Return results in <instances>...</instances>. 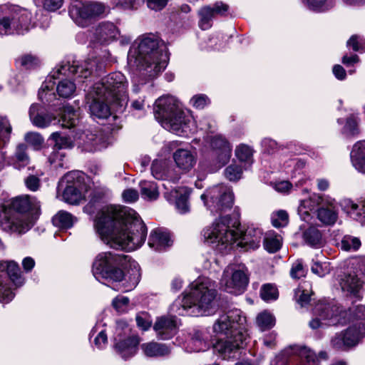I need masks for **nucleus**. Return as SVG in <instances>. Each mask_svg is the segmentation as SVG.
Here are the masks:
<instances>
[{"mask_svg":"<svg viewBox=\"0 0 365 365\" xmlns=\"http://www.w3.org/2000/svg\"><path fill=\"white\" fill-rule=\"evenodd\" d=\"M128 81L120 72H114L103 77L96 83L92 88L98 93H106V98L116 102L121 112L126 107L128 101L127 95Z\"/></svg>","mask_w":365,"mask_h":365,"instance_id":"obj_11","label":"nucleus"},{"mask_svg":"<svg viewBox=\"0 0 365 365\" xmlns=\"http://www.w3.org/2000/svg\"><path fill=\"white\" fill-rule=\"evenodd\" d=\"M40 202L34 197L21 195L0 203V229L10 234L22 235L33 226L22 212L38 210Z\"/></svg>","mask_w":365,"mask_h":365,"instance_id":"obj_10","label":"nucleus"},{"mask_svg":"<svg viewBox=\"0 0 365 365\" xmlns=\"http://www.w3.org/2000/svg\"><path fill=\"white\" fill-rule=\"evenodd\" d=\"M29 114L32 124L40 128L48 127L56 119L54 115L47 113L41 106L36 103L31 106Z\"/></svg>","mask_w":365,"mask_h":365,"instance_id":"obj_25","label":"nucleus"},{"mask_svg":"<svg viewBox=\"0 0 365 365\" xmlns=\"http://www.w3.org/2000/svg\"><path fill=\"white\" fill-rule=\"evenodd\" d=\"M50 139L54 141V149L56 150H60L63 148H70L71 145L68 138L61 136L58 132L53 133L50 136Z\"/></svg>","mask_w":365,"mask_h":365,"instance_id":"obj_58","label":"nucleus"},{"mask_svg":"<svg viewBox=\"0 0 365 365\" xmlns=\"http://www.w3.org/2000/svg\"><path fill=\"white\" fill-rule=\"evenodd\" d=\"M24 139L27 143L38 149L43 143V137L38 133L29 132L25 135Z\"/></svg>","mask_w":365,"mask_h":365,"instance_id":"obj_60","label":"nucleus"},{"mask_svg":"<svg viewBox=\"0 0 365 365\" xmlns=\"http://www.w3.org/2000/svg\"><path fill=\"white\" fill-rule=\"evenodd\" d=\"M341 207L350 218L365 225V200L356 202L351 199H344L341 202Z\"/></svg>","mask_w":365,"mask_h":365,"instance_id":"obj_27","label":"nucleus"},{"mask_svg":"<svg viewBox=\"0 0 365 365\" xmlns=\"http://www.w3.org/2000/svg\"><path fill=\"white\" fill-rule=\"evenodd\" d=\"M271 221L275 227H284L289 222L288 213L282 210L274 212L271 215Z\"/></svg>","mask_w":365,"mask_h":365,"instance_id":"obj_53","label":"nucleus"},{"mask_svg":"<svg viewBox=\"0 0 365 365\" xmlns=\"http://www.w3.org/2000/svg\"><path fill=\"white\" fill-rule=\"evenodd\" d=\"M129 302V299L127 297L117 296L113 299L112 305L118 313L122 314L128 311Z\"/></svg>","mask_w":365,"mask_h":365,"instance_id":"obj_55","label":"nucleus"},{"mask_svg":"<svg viewBox=\"0 0 365 365\" xmlns=\"http://www.w3.org/2000/svg\"><path fill=\"white\" fill-rule=\"evenodd\" d=\"M142 197L147 200H155L159 196L158 188L155 182L143 180L140 182Z\"/></svg>","mask_w":365,"mask_h":365,"instance_id":"obj_44","label":"nucleus"},{"mask_svg":"<svg viewBox=\"0 0 365 365\" xmlns=\"http://www.w3.org/2000/svg\"><path fill=\"white\" fill-rule=\"evenodd\" d=\"M34 1L37 6H42L44 9L48 11L58 10L63 3V0H35Z\"/></svg>","mask_w":365,"mask_h":365,"instance_id":"obj_57","label":"nucleus"},{"mask_svg":"<svg viewBox=\"0 0 365 365\" xmlns=\"http://www.w3.org/2000/svg\"><path fill=\"white\" fill-rule=\"evenodd\" d=\"M144 354L148 357H161L168 355L170 349L165 344L155 341L144 343L141 345Z\"/></svg>","mask_w":365,"mask_h":365,"instance_id":"obj_34","label":"nucleus"},{"mask_svg":"<svg viewBox=\"0 0 365 365\" xmlns=\"http://www.w3.org/2000/svg\"><path fill=\"white\" fill-rule=\"evenodd\" d=\"M209 347L207 334L201 330H195L187 344L186 350L188 352H199L206 351Z\"/></svg>","mask_w":365,"mask_h":365,"instance_id":"obj_31","label":"nucleus"},{"mask_svg":"<svg viewBox=\"0 0 365 365\" xmlns=\"http://www.w3.org/2000/svg\"><path fill=\"white\" fill-rule=\"evenodd\" d=\"M303 241L306 245L314 248H319L323 245L321 232L314 226H311L303 232Z\"/></svg>","mask_w":365,"mask_h":365,"instance_id":"obj_38","label":"nucleus"},{"mask_svg":"<svg viewBox=\"0 0 365 365\" xmlns=\"http://www.w3.org/2000/svg\"><path fill=\"white\" fill-rule=\"evenodd\" d=\"M204 240L220 252L232 248L236 243L245 250H255L260 245L262 232L259 228L248 227L245 232L237 221L228 216H220L202 232Z\"/></svg>","mask_w":365,"mask_h":365,"instance_id":"obj_2","label":"nucleus"},{"mask_svg":"<svg viewBox=\"0 0 365 365\" xmlns=\"http://www.w3.org/2000/svg\"><path fill=\"white\" fill-rule=\"evenodd\" d=\"M84 175L78 171L67 173L63 178L66 186L63 192V200L70 204H78L85 197L87 187L84 183Z\"/></svg>","mask_w":365,"mask_h":365,"instance_id":"obj_17","label":"nucleus"},{"mask_svg":"<svg viewBox=\"0 0 365 365\" xmlns=\"http://www.w3.org/2000/svg\"><path fill=\"white\" fill-rule=\"evenodd\" d=\"M312 272L319 277H324L329 272V264L326 262H314L311 267Z\"/></svg>","mask_w":365,"mask_h":365,"instance_id":"obj_63","label":"nucleus"},{"mask_svg":"<svg viewBox=\"0 0 365 365\" xmlns=\"http://www.w3.org/2000/svg\"><path fill=\"white\" fill-rule=\"evenodd\" d=\"M347 46L351 47L354 51H365V39L358 35H353L347 41Z\"/></svg>","mask_w":365,"mask_h":365,"instance_id":"obj_56","label":"nucleus"},{"mask_svg":"<svg viewBox=\"0 0 365 365\" xmlns=\"http://www.w3.org/2000/svg\"><path fill=\"white\" fill-rule=\"evenodd\" d=\"M154 113L165 129L179 136L188 137L197 131V126L201 130L210 132L215 128V123L207 117H204L196 125L191 113L184 110L180 102L170 96H162L155 101Z\"/></svg>","mask_w":365,"mask_h":365,"instance_id":"obj_3","label":"nucleus"},{"mask_svg":"<svg viewBox=\"0 0 365 365\" xmlns=\"http://www.w3.org/2000/svg\"><path fill=\"white\" fill-rule=\"evenodd\" d=\"M228 5L222 2H216L212 7H202L198 12L200 16L199 26L206 30L211 26L210 21L216 15H224L228 11Z\"/></svg>","mask_w":365,"mask_h":365,"instance_id":"obj_23","label":"nucleus"},{"mask_svg":"<svg viewBox=\"0 0 365 365\" xmlns=\"http://www.w3.org/2000/svg\"><path fill=\"white\" fill-rule=\"evenodd\" d=\"M106 97V93L98 94L93 88H91L88 93V99L91 101L89 109L93 116L104 119L110 115L109 104L111 103L116 104V102Z\"/></svg>","mask_w":365,"mask_h":365,"instance_id":"obj_20","label":"nucleus"},{"mask_svg":"<svg viewBox=\"0 0 365 365\" xmlns=\"http://www.w3.org/2000/svg\"><path fill=\"white\" fill-rule=\"evenodd\" d=\"M151 173L158 180H167L175 182L180 178V174L165 161L155 160L151 166Z\"/></svg>","mask_w":365,"mask_h":365,"instance_id":"obj_28","label":"nucleus"},{"mask_svg":"<svg viewBox=\"0 0 365 365\" xmlns=\"http://www.w3.org/2000/svg\"><path fill=\"white\" fill-rule=\"evenodd\" d=\"M15 293L11 287L9 279L4 272V267H0V303L8 304L13 300Z\"/></svg>","mask_w":365,"mask_h":365,"instance_id":"obj_35","label":"nucleus"},{"mask_svg":"<svg viewBox=\"0 0 365 365\" xmlns=\"http://www.w3.org/2000/svg\"><path fill=\"white\" fill-rule=\"evenodd\" d=\"M224 173L229 180L237 181L242 178V169L240 165L232 163L225 168Z\"/></svg>","mask_w":365,"mask_h":365,"instance_id":"obj_54","label":"nucleus"},{"mask_svg":"<svg viewBox=\"0 0 365 365\" xmlns=\"http://www.w3.org/2000/svg\"><path fill=\"white\" fill-rule=\"evenodd\" d=\"M119 36L120 31L113 22L103 21L96 26L93 41L101 45H107L117 40Z\"/></svg>","mask_w":365,"mask_h":365,"instance_id":"obj_21","label":"nucleus"},{"mask_svg":"<svg viewBox=\"0 0 365 365\" xmlns=\"http://www.w3.org/2000/svg\"><path fill=\"white\" fill-rule=\"evenodd\" d=\"M210 102L209 98L205 94H197L190 101V105L196 109H203Z\"/></svg>","mask_w":365,"mask_h":365,"instance_id":"obj_59","label":"nucleus"},{"mask_svg":"<svg viewBox=\"0 0 365 365\" xmlns=\"http://www.w3.org/2000/svg\"><path fill=\"white\" fill-rule=\"evenodd\" d=\"M11 133L10 120L6 116L0 115V147L9 141Z\"/></svg>","mask_w":365,"mask_h":365,"instance_id":"obj_46","label":"nucleus"},{"mask_svg":"<svg viewBox=\"0 0 365 365\" xmlns=\"http://www.w3.org/2000/svg\"><path fill=\"white\" fill-rule=\"evenodd\" d=\"M362 339L354 330L349 331V327L344 331L336 333L331 338V346L336 350L345 351L356 346Z\"/></svg>","mask_w":365,"mask_h":365,"instance_id":"obj_22","label":"nucleus"},{"mask_svg":"<svg viewBox=\"0 0 365 365\" xmlns=\"http://www.w3.org/2000/svg\"><path fill=\"white\" fill-rule=\"evenodd\" d=\"M177 324L173 317H163L157 319L154 329L159 337L163 339L171 338L175 333Z\"/></svg>","mask_w":365,"mask_h":365,"instance_id":"obj_29","label":"nucleus"},{"mask_svg":"<svg viewBox=\"0 0 365 365\" xmlns=\"http://www.w3.org/2000/svg\"><path fill=\"white\" fill-rule=\"evenodd\" d=\"M350 158L355 169L365 174V140H359L353 145Z\"/></svg>","mask_w":365,"mask_h":365,"instance_id":"obj_32","label":"nucleus"},{"mask_svg":"<svg viewBox=\"0 0 365 365\" xmlns=\"http://www.w3.org/2000/svg\"><path fill=\"white\" fill-rule=\"evenodd\" d=\"M168 54L166 48L153 34L138 37L128 54V63L133 68L143 71L149 78H154L167 66Z\"/></svg>","mask_w":365,"mask_h":365,"instance_id":"obj_5","label":"nucleus"},{"mask_svg":"<svg viewBox=\"0 0 365 365\" xmlns=\"http://www.w3.org/2000/svg\"><path fill=\"white\" fill-rule=\"evenodd\" d=\"M246 318L240 309H232L221 314L213 324V331L225 339H219L213 346L223 359L239 356L240 349L246 344L247 334Z\"/></svg>","mask_w":365,"mask_h":365,"instance_id":"obj_4","label":"nucleus"},{"mask_svg":"<svg viewBox=\"0 0 365 365\" xmlns=\"http://www.w3.org/2000/svg\"><path fill=\"white\" fill-rule=\"evenodd\" d=\"M64 157L65 153L63 152L54 149L52 153L49 155L48 160L51 165H54L55 168H63L64 165Z\"/></svg>","mask_w":365,"mask_h":365,"instance_id":"obj_62","label":"nucleus"},{"mask_svg":"<svg viewBox=\"0 0 365 365\" xmlns=\"http://www.w3.org/2000/svg\"><path fill=\"white\" fill-rule=\"evenodd\" d=\"M282 241L281 235L275 233L274 231H269L265 233L264 237V247L269 252H276L280 249Z\"/></svg>","mask_w":365,"mask_h":365,"instance_id":"obj_40","label":"nucleus"},{"mask_svg":"<svg viewBox=\"0 0 365 365\" xmlns=\"http://www.w3.org/2000/svg\"><path fill=\"white\" fill-rule=\"evenodd\" d=\"M29 163V158L26 153V145L20 144L16 147L15 153L11 159L10 163L16 169H21Z\"/></svg>","mask_w":365,"mask_h":365,"instance_id":"obj_43","label":"nucleus"},{"mask_svg":"<svg viewBox=\"0 0 365 365\" xmlns=\"http://www.w3.org/2000/svg\"><path fill=\"white\" fill-rule=\"evenodd\" d=\"M343 310L334 301H320L314 308L313 318L309 322L312 329L324 328L326 326L349 323V331L354 330L362 338L365 336V304Z\"/></svg>","mask_w":365,"mask_h":365,"instance_id":"obj_9","label":"nucleus"},{"mask_svg":"<svg viewBox=\"0 0 365 365\" xmlns=\"http://www.w3.org/2000/svg\"><path fill=\"white\" fill-rule=\"evenodd\" d=\"M361 241L358 237L345 235L341 241V248L344 251H356L361 247Z\"/></svg>","mask_w":365,"mask_h":365,"instance_id":"obj_51","label":"nucleus"},{"mask_svg":"<svg viewBox=\"0 0 365 365\" xmlns=\"http://www.w3.org/2000/svg\"><path fill=\"white\" fill-rule=\"evenodd\" d=\"M124 334H129L130 329L125 322L119 321L117 322L115 328V336L114 338V349L116 353L123 359L126 360L133 356L138 350V345L140 339L138 336H133L125 339H122V332Z\"/></svg>","mask_w":365,"mask_h":365,"instance_id":"obj_18","label":"nucleus"},{"mask_svg":"<svg viewBox=\"0 0 365 365\" xmlns=\"http://www.w3.org/2000/svg\"><path fill=\"white\" fill-rule=\"evenodd\" d=\"M205 205L213 215H221L231 209L234 202L233 193L228 186L220 184L207 190L201 195Z\"/></svg>","mask_w":365,"mask_h":365,"instance_id":"obj_14","label":"nucleus"},{"mask_svg":"<svg viewBox=\"0 0 365 365\" xmlns=\"http://www.w3.org/2000/svg\"><path fill=\"white\" fill-rule=\"evenodd\" d=\"M311 199L317 200L319 205L317 217L326 225H334L338 219L337 204L334 199L328 196H313Z\"/></svg>","mask_w":365,"mask_h":365,"instance_id":"obj_19","label":"nucleus"},{"mask_svg":"<svg viewBox=\"0 0 365 365\" xmlns=\"http://www.w3.org/2000/svg\"><path fill=\"white\" fill-rule=\"evenodd\" d=\"M108 11L107 6L99 1H84L72 4L68 10L70 17L81 27L89 26L93 21L103 17Z\"/></svg>","mask_w":365,"mask_h":365,"instance_id":"obj_15","label":"nucleus"},{"mask_svg":"<svg viewBox=\"0 0 365 365\" xmlns=\"http://www.w3.org/2000/svg\"><path fill=\"white\" fill-rule=\"evenodd\" d=\"M304 6L310 11L321 13L325 12L334 6V0H303Z\"/></svg>","mask_w":365,"mask_h":365,"instance_id":"obj_41","label":"nucleus"},{"mask_svg":"<svg viewBox=\"0 0 365 365\" xmlns=\"http://www.w3.org/2000/svg\"><path fill=\"white\" fill-rule=\"evenodd\" d=\"M0 267H4V272L6 274L9 283L11 282L16 287H21L24 283V278L21 274L19 265L14 262H9L1 264Z\"/></svg>","mask_w":365,"mask_h":365,"instance_id":"obj_36","label":"nucleus"},{"mask_svg":"<svg viewBox=\"0 0 365 365\" xmlns=\"http://www.w3.org/2000/svg\"><path fill=\"white\" fill-rule=\"evenodd\" d=\"M256 322L260 330L265 331L274 326L275 319L272 314L264 311L257 315Z\"/></svg>","mask_w":365,"mask_h":365,"instance_id":"obj_48","label":"nucleus"},{"mask_svg":"<svg viewBox=\"0 0 365 365\" xmlns=\"http://www.w3.org/2000/svg\"><path fill=\"white\" fill-rule=\"evenodd\" d=\"M216 282L207 277H199L185 291L182 298L176 299L170 310L180 316L209 315L215 309Z\"/></svg>","mask_w":365,"mask_h":365,"instance_id":"obj_6","label":"nucleus"},{"mask_svg":"<svg viewBox=\"0 0 365 365\" xmlns=\"http://www.w3.org/2000/svg\"><path fill=\"white\" fill-rule=\"evenodd\" d=\"M59 115L60 119L58 122L61 123L63 128H73L76 126L78 120L77 111L68 105H66L63 107Z\"/></svg>","mask_w":365,"mask_h":365,"instance_id":"obj_37","label":"nucleus"},{"mask_svg":"<svg viewBox=\"0 0 365 365\" xmlns=\"http://www.w3.org/2000/svg\"><path fill=\"white\" fill-rule=\"evenodd\" d=\"M278 296V290L275 285L272 284H265L261 287L260 297L264 301L269 302L276 300Z\"/></svg>","mask_w":365,"mask_h":365,"instance_id":"obj_50","label":"nucleus"},{"mask_svg":"<svg viewBox=\"0 0 365 365\" xmlns=\"http://www.w3.org/2000/svg\"><path fill=\"white\" fill-rule=\"evenodd\" d=\"M93 227L110 248L133 251L145 242L147 227L137 212L128 207L108 205L96 215Z\"/></svg>","mask_w":365,"mask_h":365,"instance_id":"obj_1","label":"nucleus"},{"mask_svg":"<svg viewBox=\"0 0 365 365\" xmlns=\"http://www.w3.org/2000/svg\"><path fill=\"white\" fill-rule=\"evenodd\" d=\"M34 27L31 13L19 6H11L0 17V34H24Z\"/></svg>","mask_w":365,"mask_h":365,"instance_id":"obj_12","label":"nucleus"},{"mask_svg":"<svg viewBox=\"0 0 365 365\" xmlns=\"http://www.w3.org/2000/svg\"><path fill=\"white\" fill-rule=\"evenodd\" d=\"M309 287V284L307 282H304L295 291L297 301L301 307L307 304L310 300V292L307 289Z\"/></svg>","mask_w":365,"mask_h":365,"instance_id":"obj_49","label":"nucleus"},{"mask_svg":"<svg viewBox=\"0 0 365 365\" xmlns=\"http://www.w3.org/2000/svg\"><path fill=\"white\" fill-rule=\"evenodd\" d=\"M83 140V148L88 152H95L106 147L102 138L92 133L86 135Z\"/></svg>","mask_w":365,"mask_h":365,"instance_id":"obj_39","label":"nucleus"},{"mask_svg":"<svg viewBox=\"0 0 365 365\" xmlns=\"http://www.w3.org/2000/svg\"><path fill=\"white\" fill-rule=\"evenodd\" d=\"M341 132L347 138L354 137L359 134L358 118L356 115H351L346 118Z\"/></svg>","mask_w":365,"mask_h":365,"instance_id":"obj_47","label":"nucleus"},{"mask_svg":"<svg viewBox=\"0 0 365 365\" xmlns=\"http://www.w3.org/2000/svg\"><path fill=\"white\" fill-rule=\"evenodd\" d=\"M210 153L207 168L215 173L226 165L232 155L230 143L222 135H215L210 140Z\"/></svg>","mask_w":365,"mask_h":365,"instance_id":"obj_16","label":"nucleus"},{"mask_svg":"<svg viewBox=\"0 0 365 365\" xmlns=\"http://www.w3.org/2000/svg\"><path fill=\"white\" fill-rule=\"evenodd\" d=\"M172 240L170 234L161 229L151 231L148 239V245L156 251H162L171 246Z\"/></svg>","mask_w":365,"mask_h":365,"instance_id":"obj_30","label":"nucleus"},{"mask_svg":"<svg viewBox=\"0 0 365 365\" xmlns=\"http://www.w3.org/2000/svg\"><path fill=\"white\" fill-rule=\"evenodd\" d=\"M173 158L176 166L184 173L191 170L197 162L196 153L185 148L177 149L173 153Z\"/></svg>","mask_w":365,"mask_h":365,"instance_id":"obj_26","label":"nucleus"},{"mask_svg":"<svg viewBox=\"0 0 365 365\" xmlns=\"http://www.w3.org/2000/svg\"><path fill=\"white\" fill-rule=\"evenodd\" d=\"M36 62L37 59L30 54L24 55L17 59V63L26 68H31Z\"/></svg>","mask_w":365,"mask_h":365,"instance_id":"obj_64","label":"nucleus"},{"mask_svg":"<svg viewBox=\"0 0 365 365\" xmlns=\"http://www.w3.org/2000/svg\"><path fill=\"white\" fill-rule=\"evenodd\" d=\"M190 190L185 187H180L172 190L170 192L165 193L168 200L173 202L175 208L180 214H185L190 211V203L188 201Z\"/></svg>","mask_w":365,"mask_h":365,"instance_id":"obj_24","label":"nucleus"},{"mask_svg":"<svg viewBox=\"0 0 365 365\" xmlns=\"http://www.w3.org/2000/svg\"><path fill=\"white\" fill-rule=\"evenodd\" d=\"M96 65L95 60L88 59L83 63L73 61L71 64L67 62L61 65L48 76L42 83L38 91V98L41 101L51 103L56 99L54 88L56 85V91L62 98H70L76 91V84L70 78L73 76L76 78H88L92 73Z\"/></svg>","mask_w":365,"mask_h":365,"instance_id":"obj_8","label":"nucleus"},{"mask_svg":"<svg viewBox=\"0 0 365 365\" xmlns=\"http://www.w3.org/2000/svg\"><path fill=\"white\" fill-rule=\"evenodd\" d=\"M93 274L95 278L123 282L126 291L131 290L138 284L140 271L135 262H130L128 256L111 252L98 254L93 264Z\"/></svg>","mask_w":365,"mask_h":365,"instance_id":"obj_7","label":"nucleus"},{"mask_svg":"<svg viewBox=\"0 0 365 365\" xmlns=\"http://www.w3.org/2000/svg\"><path fill=\"white\" fill-rule=\"evenodd\" d=\"M250 272L244 264H230L223 271L220 284L225 292L241 294L249 284Z\"/></svg>","mask_w":365,"mask_h":365,"instance_id":"obj_13","label":"nucleus"},{"mask_svg":"<svg viewBox=\"0 0 365 365\" xmlns=\"http://www.w3.org/2000/svg\"><path fill=\"white\" fill-rule=\"evenodd\" d=\"M76 220V219L71 214L63 210L58 212L52 218L53 225L62 229L71 227Z\"/></svg>","mask_w":365,"mask_h":365,"instance_id":"obj_42","label":"nucleus"},{"mask_svg":"<svg viewBox=\"0 0 365 365\" xmlns=\"http://www.w3.org/2000/svg\"><path fill=\"white\" fill-rule=\"evenodd\" d=\"M300 365H319L316 354L309 348L303 347L299 351Z\"/></svg>","mask_w":365,"mask_h":365,"instance_id":"obj_52","label":"nucleus"},{"mask_svg":"<svg viewBox=\"0 0 365 365\" xmlns=\"http://www.w3.org/2000/svg\"><path fill=\"white\" fill-rule=\"evenodd\" d=\"M253 148L246 144H240L235 148V156L242 163L250 165L253 163Z\"/></svg>","mask_w":365,"mask_h":365,"instance_id":"obj_45","label":"nucleus"},{"mask_svg":"<svg viewBox=\"0 0 365 365\" xmlns=\"http://www.w3.org/2000/svg\"><path fill=\"white\" fill-rule=\"evenodd\" d=\"M135 319L138 327L144 331L148 330L151 327L152 319L146 312L139 313L137 314Z\"/></svg>","mask_w":365,"mask_h":365,"instance_id":"obj_61","label":"nucleus"},{"mask_svg":"<svg viewBox=\"0 0 365 365\" xmlns=\"http://www.w3.org/2000/svg\"><path fill=\"white\" fill-rule=\"evenodd\" d=\"M340 286L347 295L360 297L363 282L356 275L348 274L341 279Z\"/></svg>","mask_w":365,"mask_h":365,"instance_id":"obj_33","label":"nucleus"}]
</instances>
